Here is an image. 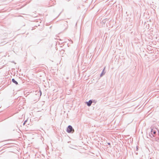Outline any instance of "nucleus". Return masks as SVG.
Returning a JSON list of instances; mask_svg holds the SVG:
<instances>
[{
    "instance_id": "1",
    "label": "nucleus",
    "mask_w": 159,
    "mask_h": 159,
    "mask_svg": "<svg viewBox=\"0 0 159 159\" xmlns=\"http://www.w3.org/2000/svg\"><path fill=\"white\" fill-rule=\"evenodd\" d=\"M66 131L68 133H70L72 132V133L73 132L74 130L71 126L69 125L67 128Z\"/></svg>"
},
{
    "instance_id": "2",
    "label": "nucleus",
    "mask_w": 159,
    "mask_h": 159,
    "mask_svg": "<svg viewBox=\"0 0 159 159\" xmlns=\"http://www.w3.org/2000/svg\"><path fill=\"white\" fill-rule=\"evenodd\" d=\"M151 134L152 135L153 137H155L156 134V131L152 129L151 130Z\"/></svg>"
},
{
    "instance_id": "3",
    "label": "nucleus",
    "mask_w": 159,
    "mask_h": 159,
    "mask_svg": "<svg viewBox=\"0 0 159 159\" xmlns=\"http://www.w3.org/2000/svg\"><path fill=\"white\" fill-rule=\"evenodd\" d=\"M87 103L88 106H90L92 103V101L91 100H89L88 102H87Z\"/></svg>"
},
{
    "instance_id": "4",
    "label": "nucleus",
    "mask_w": 159,
    "mask_h": 159,
    "mask_svg": "<svg viewBox=\"0 0 159 159\" xmlns=\"http://www.w3.org/2000/svg\"><path fill=\"white\" fill-rule=\"evenodd\" d=\"M12 81L15 84H18V83L16 80H15L14 79H12Z\"/></svg>"
},
{
    "instance_id": "5",
    "label": "nucleus",
    "mask_w": 159,
    "mask_h": 159,
    "mask_svg": "<svg viewBox=\"0 0 159 159\" xmlns=\"http://www.w3.org/2000/svg\"><path fill=\"white\" fill-rule=\"evenodd\" d=\"M27 121V120H25V121L24 123V125L25 124V123Z\"/></svg>"
}]
</instances>
